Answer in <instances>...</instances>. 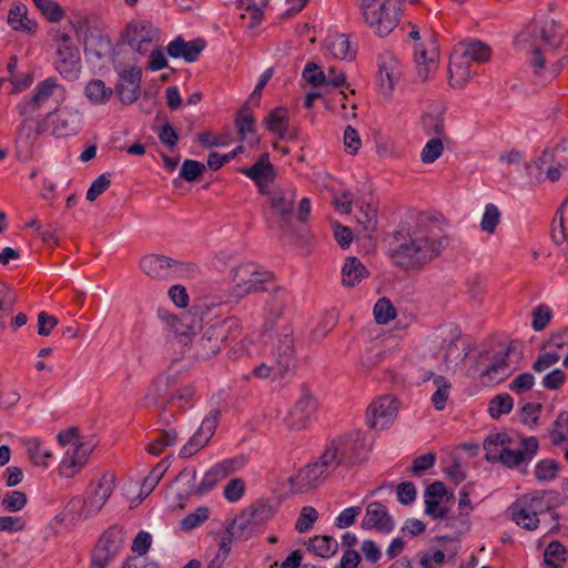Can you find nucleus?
<instances>
[{"label": "nucleus", "mask_w": 568, "mask_h": 568, "mask_svg": "<svg viewBox=\"0 0 568 568\" xmlns=\"http://www.w3.org/2000/svg\"><path fill=\"white\" fill-rule=\"evenodd\" d=\"M57 68L60 74L64 77L78 75L80 72V52L72 43L71 38L65 32H57Z\"/></svg>", "instance_id": "8"}, {"label": "nucleus", "mask_w": 568, "mask_h": 568, "mask_svg": "<svg viewBox=\"0 0 568 568\" xmlns=\"http://www.w3.org/2000/svg\"><path fill=\"white\" fill-rule=\"evenodd\" d=\"M400 78L398 62L395 59H389L379 67V84L386 94H392L395 85Z\"/></svg>", "instance_id": "23"}, {"label": "nucleus", "mask_w": 568, "mask_h": 568, "mask_svg": "<svg viewBox=\"0 0 568 568\" xmlns=\"http://www.w3.org/2000/svg\"><path fill=\"white\" fill-rule=\"evenodd\" d=\"M139 59H133V64L123 65L120 72V82L115 92L123 104H132L140 95L141 69L138 67Z\"/></svg>", "instance_id": "9"}, {"label": "nucleus", "mask_w": 568, "mask_h": 568, "mask_svg": "<svg viewBox=\"0 0 568 568\" xmlns=\"http://www.w3.org/2000/svg\"><path fill=\"white\" fill-rule=\"evenodd\" d=\"M558 473V465L551 459H542L535 467V476L538 480H552Z\"/></svg>", "instance_id": "48"}, {"label": "nucleus", "mask_w": 568, "mask_h": 568, "mask_svg": "<svg viewBox=\"0 0 568 568\" xmlns=\"http://www.w3.org/2000/svg\"><path fill=\"white\" fill-rule=\"evenodd\" d=\"M8 23L12 29L23 32H34L37 29L36 21L27 16V8L23 4L13 6L8 13Z\"/></svg>", "instance_id": "26"}, {"label": "nucleus", "mask_w": 568, "mask_h": 568, "mask_svg": "<svg viewBox=\"0 0 568 568\" xmlns=\"http://www.w3.org/2000/svg\"><path fill=\"white\" fill-rule=\"evenodd\" d=\"M323 479V466L318 463H312L303 466L296 474L290 476L287 484L292 494H305L316 488Z\"/></svg>", "instance_id": "12"}, {"label": "nucleus", "mask_w": 568, "mask_h": 568, "mask_svg": "<svg viewBox=\"0 0 568 568\" xmlns=\"http://www.w3.org/2000/svg\"><path fill=\"white\" fill-rule=\"evenodd\" d=\"M501 213L497 205L488 203L480 221V230L489 235L494 234L500 223Z\"/></svg>", "instance_id": "33"}, {"label": "nucleus", "mask_w": 568, "mask_h": 568, "mask_svg": "<svg viewBox=\"0 0 568 568\" xmlns=\"http://www.w3.org/2000/svg\"><path fill=\"white\" fill-rule=\"evenodd\" d=\"M271 280L267 272L258 271L252 264H240L231 272L233 293L243 297L256 291H265L264 285Z\"/></svg>", "instance_id": "5"}, {"label": "nucleus", "mask_w": 568, "mask_h": 568, "mask_svg": "<svg viewBox=\"0 0 568 568\" xmlns=\"http://www.w3.org/2000/svg\"><path fill=\"white\" fill-rule=\"evenodd\" d=\"M224 336L222 332L215 327H209L199 342V348L204 357L216 355L222 346Z\"/></svg>", "instance_id": "27"}, {"label": "nucleus", "mask_w": 568, "mask_h": 568, "mask_svg": "<svg viewBox=\"0 0 568 568\" xmlns=\"http://www.w3.org/2000/svg\"><path fill=\"white\" fill-rule=\"evenodd\" d=\"M538 39L544 45L557 50L564 42V28L556 20L546 21L539 29Z\"/></svg>", "instance_id": "21"}, {"label": "nucleus", "mask_w": 568, "mask_h": 568, "mask_svg": "<svg viewBox=\"0 0 568 568\" xmlns=\"http://www.w3.org/2000/svg\"><path fill=\"white\" fill-rule=\"evenodd\" d=\"M399 412V402L392 395L376 398L368 407V426L374 429L388 427Z\"/></svg>", "instance_id": "7"}, {"label": "nucleus", "mask_w": 568, "mask_h": 568, "mask_svg": "<svg viewBox=\"0 0 568 568\" xmlns=\"http://www.w3.org/2000/svg\"><path fill=\"white\" fill-rule=\"evenodd\" d=\"M511 444L513 439L507 434L497 433L489 435L484 442L486 459L493 463L498 462L503 448L510 446Z\"/></svg>", "instance_id": "28"}, {"label": "nucleus", "mask_w": 568, "mask_h": 568, "mask_svg": "<svg viewBox=\"0 0 568 568\" xmlns=\"http://www.w3.org/2000/svg\"><path fill=\"white\" fill-rule=\"evenodd\" d=\"M396 317V310L392 302L386 298H379L374 306V318L378 324H387Z\"/></svg>", "instance_id": "36"}, {"label": "nucleus", "mask_w": 568, "mask_h": 568, "mask_svg": "<svg viewBox=\"0 0 568 568\" xmlns=\"http://www.w3.org/2000/svg\"><path fill=\"white\" fill-rule=\"evenodd\" d=\"M334 236L337 243L341 245L342 248H348L351 246V243L353 241V233L351 229L347 226L335 224L334 225Z\"/></svg>", "instance_id": "62"}, {"label": "nucleus", "mask_w": 568, "mask_h": 568, "mask_svg": "<svg viewBox=\"0 0 568 568\" xmlns=\"http://www.w3.org/2000/svg\"><path fill=\"white\" fill-rule=\"evenodd\" d=\"M362 508L359 506H353L345 508L336 518V526L338 528H348L354 523L356 517L361 514Z\"/></svg>", "instance_id": "56"}, {"label": "nucleus", "mask_w": 568, "mask_h": 568, "mask_svg": "<svg viewBox=\"0 0 568 568\" xmlns=\"http://www.w3.org/2000/svg\"><path fill=\"white\" fill-rule=\"evenodd\" d=\"M241 172L253 180L262 193L267 192L266 189L273 183L276 176L275 169L270 162L268 153H263L254 165L242 169Z\"/></svg>", "instance_id": "16"}, {"label": "nucleus", "mask_w": 568, "mask_h": 568, "mask_svg": "<svg viewBox=\"0 0 568 568\" xmlns=\"http://www.w3.org/2000/svg\"><path fill=\"white\" fill-rule=\"evenodd\" d=\"M364 526L368 528H376L378 530H390L393 521L388 515L386 507L381 503H371L366 507V515L364 519Z\"/></svg>", "instance_id": "19"}, {"label": "nucleus", "mask_w": 568, "mask_h": 568, "mask_svg": "<svg viewBox=\"0 0 568 568\" xmlns=\"http://www.w3.org/2000/svg\"><path fill=\"white\" fill-rule=\"evenodd\" d=\"M567 551L558 541H551L545 549L544 561L549 568H560L567 560Z\"/></svg>", "instance_id": "32"}, {"label": "nucleus", "mask_w": 568, "mask_h": 568, "mask_svg": "<svg viewBox=\"0 0 568 568\" xmlns=\"http://www.w3.org/2000/svg\"><path fill=\"white\" fill-rule=\"evenodd\" d=\"M59 87L60 84L53 79H47L41 82L32 99L22 108V114H27L37 109L43 101L49 99Z\"/></svg>", "instance_id": "29"}, {"label": "nucleus", "mask_w": 568, "mask_h": 568, "mask_svg": "<svg viewBox=\"0 0 568 568\" xmlns=\"http://www.w3.org/2000/svg\"><path fill=\"white\" fill-rule=\"evenodd\" d=\"M203 49L204 42L202 40L185 42L181 38H178L169 44L168 53L172 58H183L189 62H193L197 59V55Z\"/></svg>", "instance_id": "20"}, {"label": "nucleus", "mask_w": 568, "mask_h": 568, "mask_svg": "<svg viewBox=\"0 0 568 568\" xmlns=\"http://www.w3.org/2000/svg\"><path fill=\"white\" fill-rule=\"evenodd\" d=\"M541 506V498L538 497H524L513 504L511 518L513 520L523 526L527 530H534L537 528L540 519L537 517V509Z\"/></svg>", "instance_id": "14"}, {"label": "nucleus", "mask_w": 568, "mask_h": 568, "mask_svg": "<svg viewBox=\"0 0 568 568\" xmlns=\"http://www.w3.org/2000/svg\"><path fill=\"white\" fill-rule=\"evenodd\" d=\"M210 517V509L205 506L199 507L181 520V528L185 531L196 528Z\"/></svg>", "instance_id": "44"}, {"label": "nucleus", "mask_w": 568, "mask_h": 568, "mask_svg": "<svg viewBox=\"0 0 568 568\" xmlns=\"http://www.w3.org/2000/svg\"><path fill=\"white\" fill-rule=\"evenodd\" d=\"M162 321L166 328L180 339V343L184 344L202 327L201 318L192 311L163 315Z\"/></svg>", "instance_id": "6"}, {"label": "nucleus", "mask_w": 568, "mask_h": 568, "mask_svg": "<svg viewBox=\"0 0 568 568\" xmlns=\"http://www.w3.org/2000/svg\"><path fill=\"white\" fill-rule=\"evenodd\" d=\"M124 38L136 54L144 57L155 47L156 30L143 23H132L125 29Z\"/></svg>", "instance_id": "13"}, {"label": "nucleus", "mask_w": 568, "mask_h": 568, "mask_svg": "<svg viewBox=\"0 0 568 568\" xmlns=\"http://www.w3.org/2000/svg\"><path fill=\"white\" fill-rule=\"evenodd\" d=\"M327 48L335 58L344 60L349 54L348 38L345 34L333 36L327 40Z\"/></svg>", "instance_id": "41"}, {"label": "nucleus", "mask_w": 568, "mask_h": 568, "mask_svg": "<svg viewBox=\"0 0 568 568\" xmlns=\"http://www.w3.org/2000/svg\"><path fill=\"white\" fill-rule=\"evenodd\" d=\"M490 48L487 44L480 41H474L466 47L462 55L465 57L467 61L473 60L474 62L483 63L490 59Z\"/></svg>", "instance_id": "35"}, {"label": "nucleus", "mask_w": 568, "mask_h": 568, "mask_svg": "<svg viewBox=\"0 0 568 568\" xmlns=\"http://www.w3.org/2000/svg\"><path fill=\"white\" fill-rule=\"evenodd\" d=\"M539 448L536 437H523L520 447L511 448L507 446L503 448L498 463L507 468H517L524 464H528L535 457Z\"/></svg>", "instance_id": "10"}, {"label": "nucleus", "mask_w": 568, "mask_h": 568, "mask_svg": "<svg viewBox=\"0 0 568 568\" xmlns=\"http://www.w3.org/2000/svg\"><path fill=\"white\" fill-rule=\"evenodd\" d=\"M286 371H278V359L276 358L275 363L273 365H267L265 363H262L258 366H256L253 371V375L256 378L266 379V378L271 377L272 375L281 376Z\"/></svg>", "instance_id": "60"}, {"label": "nucleus", "mask_w": 568, "mask_h": 568, "mask_svg": "<svg viewBox=\"0 0 568 568\" xmlns=\"http://www.w3.org/2000/svg\"><path fill=\"white\" fill-rule=\"evenodd\" d=\"M438 61V50L434 43L419 44L415 48L416 72L420 80L429 79Z\"/></svg>", "instance_id": "17"}, {"label": "nucleus", "mask_w": 568, "mask_h": 568, "mask_svg": "<svg viewBox=\"0 0 568 568\" xmlns=\"http://www.w3.org/2000/svg\"><path fill=\"white\" fill-rule=\"evenodd\" d=\"M235 123L242 139H245L246 134L252 133L255 128V120L253 115L246 112H240Z\"/></svg>", "instance_id": "58"}, {"label": "nucleus", "mask_w": 568, "mask_h": 568, "mask_svg": "<svg viewBox=\"0 0 568 568\" xmlns=\"http://www.w3.org/2000/svg\"><path fill=\"white\" fill-rule=\"evenodd\" d=\"M113 90L99 79L88 82L84 88V95L93 105H102L110 101Z\"/></svg>", "instance_id": "25"}, {"label": "nucleus", "mask_w": 568, "mask_h": 568, "mask_svg": "<svg viewBox=\"0 0 568 568\" xmlns=\"http://www.w3.org/2000/svg\"><path fill=\"white\" fill-rule=\"evenodd\" d=\"M356 220L364 231H373L376 225V210L371 205L361 206Z\"/></svg>", "instance_id": "49"}, {"label": "nucleus", "mask_w": 568, "mask_h": 568, "mask_svg": "<svg viewBox=\"0 0 568 568\" xmlns=\"http://www.w3.org/2000/svg\"><path fill=\"white\" fill-rule=\"evenodd\" d=\"M33 3L51 22H58L64 17L63 9L53 0H33Z\"/></svg>", "instance_id": "38"}, {"label": "nucleus", "mask_w": 568, "mask_h": 568, "mask_svg": "<svg viewBox=\"0 0 568 568\" xmlns=\"http://www.w3.org/2000/svg\"><path fill=\"white\" fill-rule=\"evenodd\" d=\"M555 162V152L545 150L539 159L538 169L542 170L544 165L549 164L545 170L546 179L550 182H557L561 178V165H552Z\"/></svg>", "instance_id": "39"}, {"label": "nucleus", "mask_w": 568, "mask_h": 568, "mask_svg": "<svg viewBox=\"0 0 568 568\" xmlns=\"http://www.w3.org/2000/svg\"><path fill=\"white\" fill-rule=\"evenodd\" d=\"M361 8L365 21L381 37L389 34L398 23L399 8L394 0H361Z\"/></svg>", "instance_id": "2"}, {"label": "nucleus", "mask_w": 568, "mask_h": 568, "mask_svg": "<svg viewBox=\"0 0 568 568\" xmlns=\"http://www.w3.org/2000/svg\"><path fill=\"white\" fill-rule=\"evenodd\" d=\"M245 484L241 478L231 479L224 488L225 498L231 501H237L244 494Z\"/></svg>", "instance_id": "54"}, {"label": "nucleus", "mask_w": 568, "mask_h": 568, "mask_svg": "<svg viewBox=\"0 0 568 568\" xmlns=\"http://www.w3.org/2000/svg\"><path fill=\"white\" fill-rule=\"evenodd\" d=\"M303 77L313 87H320L326 82L325 73L314 62L307 63L303 72Z\"/></svg>", "instance_id": "53"}, {"label": "nucleus", "mask_w": 568, "mask_h": 568, "mask_svg": "<svg viewBox=\"0 0 568 568\" xmlns=\"http://www.w3.org/2000/svg\"><path fill=\"white\" fill-rule=\"evenodd\" d=\"M470 77V67L463 55L452 58L449 64V84L453 88H463Z\"/></svg>", "instance_id": "24"}, {"label": "nucleus", "mask_w": 568, "mask_h": 568, "mask_svg": "<svg viewBox=\"0 0 568 568\" xmlns=\"http://www.w3.org/2000/svg\"><path fill=\"white\" fill-rule=\"evenodd\" d=\"M513 409V398L508 394L495 396L488 407L489 415L493 418H499L503 414H507Z\"/></svg>", "instance_id": "42"}, {"label": "nucleus", "mask_w": 568, "mask_h": 568, "mask_svg": "<svg viewBox=\"0 0 568 568\" xmlns=\"http://www.w3.org/2000/svg\"><path fill=\"white\" fill-rule=\"evenodd\" d=\"M395 247L390 250L389 256L396 266L414 268L422 266L428 257L430 244L427 237L417 230L409 229L407 233H394Z\"/></svg>", "instance_id": "1"}, {"label": "nucleus", "mask_w": 568, "mask_h": 568, "mask_svg": "<svg viewBox=\"0 0 568 568\" xmlns=\"http://www.w3.org/2000/svg\"><path fill=\"white\" fill-rule=\"evenodd\" d=\"M273 516V508L268 504H258L252 508L251 519L254 525H262L271 519Z\"/></svg>", "instance_id": "57"}, {"label": "nucleus", "mask_w": 568, "mask_h": 568, "mask_svg": "<svg viewBox=\"0 0 568 568\" xmlns=\"http://www.w3.org/2000/svg\"><path fill=\"white\" fill-rule=\"evenodd\" d=\"M270 206L283 221H287L293 213L294 196H287L283 192H276L270 199Z\"/></svg>", "instance_id": "30"}, {"label": "nucleus", "mask_w": 568, "mask_h": 568, "mask_svg": "<svg viewBox=\"0 0 568 568\" xmlns=\"http://www.w3.org/2000/svg\"><path fill=\"white\" fill-rule=\"evenodd\" d=\"M27 504V496L21 491H11L2 499V505L9 511H19Z\"/></svg>", "instance_id": "55"}, {"label": "nucleus", "mask_w": 568, "mask_h": 568, "mask_svg": "<svg viewBox=\"0 0 568 568\" xmlns=\"http://www.w3.org/2000/svg\"><path fill=\"white\" fill-rule=\"evenodd\" d=\"M288 111L285 108H275L263 119V125L271 133L283 139L288 130Z\"/></svg>", "instance_id": "22"}, {"label": "nucleus", "mask_w": 568, "mask_h": 568, "mask_svg": "<svg viewBox=\"0 0 568 568\" xmlns=\"http://www.w3.org/2000/svg\"><path fill=\"white\" fill-rule=\"evenodd\" d=\"M110 184V180L104 174H101L89 187L87 192V200L90 202L95 201L99 195L106 191Z\"/></svg>", "instance_id": "59"}, {"label": "nucleus", "mask_w": 568, "mask_h": 568, "mask_svg": "<svg viewBox=\"0 0 568 568\" xmlns=\"http://www.w3.org/2000/svg\"><path fill=\"white\" fill-rule=\"evenodd\" d=\"M444 152V143L440 138L430 139L420 152V160L424 164H432L438 160Z\"/></svg>", "instance_id": "37"}, {"label": "nucleus", "mask_w": 568, "mask_h": 568, "mask_svg": "<svg viewBox=\"0 0 568 568\" xmlns=\"http://www.w3.org/2000/svg\"><path fill=\"white\" fill-rule=\"evenodd\" d=\"M507 353L503 354L498 359L495 361L485 372L484 376L490 382L501 381L507 373Z\"/></svg>", "instance_id": "50"}, {"label": "nucleus", "mask_w": 568, "mask_h": 568, "mask_svg": "<svg viewBox=\"0 0 568 568\" xmlns=\"http://www.w3.org/2000/svg\"><path fill=\"white\" fill-rule=\"evenodd\" d=\"M369 271L364 263L356 256H348L341 271V283L343 286L352 288L359 285L368 278Z\"/></svg>", "instance_id": "18"}, {"label": "nucleus", "mask_w": 568, "mask_h": 568, "mask_svg": "<svg viewBox=\"0 0 568 568\" xmlns=\"http://www.w3.org/2000/svg\"><path fill=\"white\" fill-rule=\"evenodd\" d=\"M205 171V165L194 160H185L180 176L187 182L196 181Z\"/></svg>", "instance_id": "47"}, {"label": "nucleus", "mask_w": 568, "mask_h": 568, "mask_svg": "<svg viewBox=\"0 0 568 568\" xmlns=\"http://www.w3.org/2000/svg\"><path fill=\"white\" fill-rule=\"evenodd\" d=\"M565 381V373L561 369H555L544 377L542 384L547 389H558Z\"/></svg>", "instance_id": "63"}, {"label": "nucleus", "mask_w": 568, "mask_h": 568, "mask_svg": "<svg viewBox=\"0 0 568 568\" xmlns=\"http://www.w3.org/2000/svg\"><path fill=\"white\" fill-rule=\"evenodd\" d=\"M454 496L448 493L446 487L440 481L430 484L425 491L426 514L434 519L446 518L449 507L448 504L453 503Z\"/></svg>", "instance_id": "11"}, {"label": "nucleus", "mask_w": 568, "mask_h": 568, "mask_svg": "<svg viewBox=\"0 0 568 568\" xmlns=\"http://www.w3.org/2000/svg\"><path fill=\"white\" fill-rule=\"evenodd\" d=\"M551 320V311L546 305H539L532 311V328L540 332L546 328Z\"/></svg>", "instance_id": "51"}, {"label": "nucleus", "mask_w": 568, "mask_h": 568, "mask_svg": "<svg viewBox=\"0 0 568 568\" xmlns=\"http://www.w3.org/2000/svg\"><path fill=\"white\" fill-rule=\"evenodd\" d=\"M113 555L114 554L111 551L110 547H108L103 541H100L93 552L90 568H111Z\"/></svg>", "instance_id": "40"}, {"label": "nucleus", "mask_w": 568, "mask_h": 568, "mask_svg": "<svg viewBox=\"0 0 568 568\" xmlns=\"http://www.w3.org/2000/svg\"><path fill=\"white\" fill-rule=\"evenodd\" d=\"M308 550L313 551L315 555L328 558L333 556L337 550V542L329 536H316L310 539Z\"/></svg>", "instance_id": "31"}, {"label": "nucleus", "mask_w": 568, "mask_h": 568, "mask_svg": "<svg viewBox=\"0 0 568 568\" xmlns=\"http://www.w3.org/2000/svg\"><path fill=\"white\" fill-rule=\"evenodd\" d=\"M317 510L312 506H305L302 508L300 517L295 523V529L298 532H306L312 528L313 524L317 520Z\"/></svg>", "instance_id": "46"}, {"label": "nucleus", "mask_w": 568, "mask_h": 568, "mask_svg": "<svg viewBox=\"0 0 568 568\" xmlns=\"http://www.w3.org/2000/svg\"><path fill=\"white\" fill-rule=\"evenodd\" d=\"M152 537L149 532L140 531L132 542V551L140 556L145 555L151 546Z\"/></svg>", "instance_id": "61"}, {"label": "nucleus", "mask_w": 568, "mask_h": 568, "mask_svg": "<svg viewBox=\"0 0 568 568\" xmlns=\"http://www.w3.org/2000/svg\"><path fill=\"white\" fill-rule=\"evenodd\" d=\"M237 519H232L227 523L224 532L222 534L219 541V552L223 558H227L231 551V545L236 537L235 526Z\"/></svg>", "instance_id": "43"}, {"label": "nucleus", "mask_w": 568, "mask_h": 568, "mask_svg": "<svg viewBox=\"0 0 568 568\" xmlns=\"http://www.w3.org/2000/svg\"><path fill=\"white\" fill-rule=\"evenodd\" d=\"M169 265V261L160 255H146L140 261V267L150 276L156 275L160 270Z\"/></svg>", "instance_id": "45"}, {"label": "nucleus", "mask_w": 568, "mask_h": 568, "mask_svg": "<svg viewBox=\"0 0 568 568\" xmlns=\"http://www.w3.org/2000/svg\"><path fill=\"white\" fill-rule=\"evenodd\" d=\"M344 146L349 155H355L362 146V140L358 132L351 125L346 126L344 132Z\"/></svg>", "instance_id": "52"}, {"label": "nucleus", "mask_w": 568, "mask_h": 568, "mask_svg": "<svg viewBox=\"0 0 568 568\" xmlns=\"http://www.w3.org/2000/svg\"><path fill=\"white\" fill-rule=\"evenodd\" d=\"M333 204L338 213L349 214L353 206V197L351 193L343 192L334 197Z\"/></svg>", "instance_id": "64"}, {"label": "nucleus", "mask_w": 568, "mask_h": 568, "mask_svg": "<svg viewBox=\"0 0 568 568\" xmlns=\"http://www.w3.org/2000/svg\"><path fill=\"white\" fill-rule=\"evenodd\" d=\"M59 442L64 446V457L60 464L62 476L70 478L85 464L91 448L82 443L75 429H68L59 435Z\"/></svg>", "instance_id": "3"}, {"label": "nucleus", "mask_w": 568, "mask_h": 568, "mask_svg": "<svg viewBox=\"0 0 568 568\" xmlns=\"http://www.w3.org/2000/svg\"><path fill=\"white\" fill-rule=\"evenodd\" d=\"M268 333L273 354L278 359V371H287L294 352L293 331L288 324H277L274 320H267L261 327V334Z\"/></svg>", "instance_id": "4"}, {"label": "nucleus", "mask_w": 568, "mask_h": 568, "mask_svg": "<svg viewBox=\"0 0 568 568\" xmlns=\"http://www.w3.org/2000/svg\"><path fill=\"white\" fill-rule=\"evenodd\" d=\"M433 383L436 392L432 396V403L437 410H443L449 396L450 383L443 376H435Z\"/></svg>", "instance_id": "34"}, {"label": "nucleus", "mask_w": 568, "mask_h": 568, "mask_svg": "<svg viewBox=\"0 0 568 568\" xmlns=\"http://www.w3.org/2000/svg\"><path fill=\"white\" fill-rule=\"evenodd\" d=\"M220 413L216 409L210 410L201 422L197 430L191 437L189 443L183 447L185 455H193L200 448L204 447L214 435L217 427Z\"/></svg>", "instance_id": "15"}]
</instances>
